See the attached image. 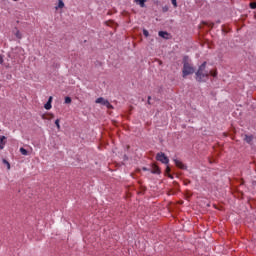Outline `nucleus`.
<instances>
[{"label": "nucleus", "instance_id": "obj_12", "mask_svg": "<svg viewBox=\"0 0 256 256\" xmlns=\"http://www.w3.org/2000/svg\"><path fill=\"white\" fill-rule=\"evenodd\" d=\"M72 101H73V100H72L71 97H69V96H66L65 99H64V103H65L66 105L71 104Z\"/></svg>", "mask_w": 256, "mask_h": 256}, {"label": "nucleus", "instance_id": "obj_6", "mask_svg": "<svg viewBox=\"0 0 256 256\" xmlns=\"http://www.w3.org/2000/svg\"><path fill=\"white\" fill-rule=\"evenodd\" d=\"M174 163L178 169H182L183 171H187V165H185L183 162L180 160L174 159Z\"/></svg>", "mask_w": 256, "mask_h": 256}, {"label": "nucleus", "instance_id": "obj_24", "mask_svg": "<svg viewBox=\"0 0 256 256\" xmlns=\"http://www.w3.org/2000/svg\"><path fill=\"white\" fill-rule=\"evenodd\" d=\"M144 37H149V31L147 29L143 30Z\"/></svg>", "mask_w": 256, "mask_h": 256}, {"label": "nucleus", "instance_id": "obj_2", "mask_svg": "<svg viewBox=\"0 0 256 256\" xmlns=\"http://www.w3.org/2000/svg\"><path fill=\"white\" fill-rule=\"evenodd\" d=\"M195 79L197 83H206L209 79V71L207 70V61H204L195 72Z\"/></svg>", "mask_w": 256, "mask_h": 256}, {"label": "nucleus", "instance_id": "obj_20", "mask_svg": "<svg viewBox=\"0 0 256 256\" xmlns=\"http://www.w3.org/2000/svg\"><path fill=\"white\" fill-rule=\"evenodd\" d=\"M230 29L226 28L225 25L222 26V33H229Z\"/></svg>", "mask_w": 256, "mask_h": 256}, {"label": "nucleus", "instance_id": "obj_38", "mask_svg": "<svg viewBox=\"0 0 256 256\" xmlns=\"http://www.w3.org/2000/svg\"><path fill=\"white\" fill-rule=\"evenodd\" d=\"M216 23H218V24L221 23V20H217Z\"/></svg>", "mask_w": 256, "mask_h": 256}, {"label": "nucleus", "instance_id": "obj_30", "mask_svg": "<svg viewBox=\"0 0 256 256\" xmlns=\"http://www.w3.org/2000/svg\"><path fill=\"white\" fill-rule=\"evenodd\" d=\"M3 62H4L3 56L0 55V65H3Z\"/></svg>", "mask_w": 256, "mask_h": 256}, {"label": "nucleus", "instance_id": "obj_4", "mask_svg": "<svg viewBox=\"0 0 256 256\" xmlns=\"http://www.w3.org/2000/svg\"><path fill=\"white\" fill-rule=\"evenodd\" d=\"M95 103H98L100 105H104V107H107V109H114L113 105H111V103H109V100H106L103 97L97 98Z\"/></svg>", "mask_w": 256, "mask_h": 256}, {"label": "nucleus", "instance_id": "obj_19", "mask_svg": "<svg viewBox=\"0 0 256 256\" xmlns=\"http://www.w3.org/2000/svg\"><path fill=\"white\" fill-rule=\"evenodd\" d=\"M43 119H55V115L48 114V117H45V115L42 116Z\"/></svg>", "mask_w": 256, "mask_h": 256}, {"label": "nucleus", "instance_id": "obj_32", "mask_svg": "<svg viewBox=\"0 0 256 256\" xmlns=\"http://www.w3.org/2000/svg\"><path fill=\"white\" fill-rule=\"evenodd\" d=\"M189 183H191L190 180H185V181H184V185H189Z\"/></svg>", "mask_w": 256, "mask_h": 256}, {"label": "nucleus", "instance_id": "obj_17", "mask_svg": "<svg viewBox=\"0 0 256 256\" xmlns=\"http://www.w3.org/2000/svg\"><path fill=\"white\" fill-rule=\"evenodd\" d=\"M204 25H206L207 27H210V29H213V27H215V23L211 22H204Z\"/></svg>", "mask_w": 256, "mask_h": 256}, {"label": "nucleus", "instance_id": "obj_16", "mask_svg": "<svg viewBox=\"0 0 256 256\" xmlns=\"http://www.w3.org/2000/svg\"><path fill=\"white\" fill-rule=\"evenodd\" d=\"M5 141H7V137L5 136H0V145H5Z\"/></svg>", "mask_w": 256, "mask_h": 256}, {"label": "nucleus", "instance_id": "obj_18", "mask_svg": "<svg viewBox=\"0 0 256 256\" xmlns=\"http://www.w3.org/2000/svg\"><path fill=\"white\" fill-rule=\"evenodd\" d=\"M51 102H46L44 105V109H46L47 111H49V109H51Z\"/></svg>", "mask_w": 256, "mask_h": 256}, {"label": "nucleus", "instance_id": "obj_13", "mask_svg": "<svg viewBox=\"0 0 256 256\" xmlns=\"http://www.w3.org/2000/svg\"><path fill=\"white\" fill-rule=\"evenodd\" d=\"M208 73H209V76L211 77H217V70H210L208 71Z\"/></svg>", "mask_w": 256, "mask_h": 256}, {"label": "nucleus", "instance_id": "obj_3", "mask_svg": "<svg viewBox=\"0 0 256 256\" xmlns=\"http://www.w3.org/2000/svg\"><path fill=\"white\" fill-rule=\"evenodd\" d=\"M156 160L160 161V163H163L164 165H169V157H167L163 152L156 154Z\"/></svg>", "mask_w": 256, "mask_h": 256}, {"label": "nucleus", "instance_id": "obj_7", "mask_svg": "<svg viewBox=\"0 0 256 256\" xmlns=\"http://www.w3.org/2000/svg\"><path fill=\"white\" fill-rule=\"evenodd\" d=\"M158 35L159 37H162V39H171V34L167 31H159Z\"/></svg>", "mask_w": 256, "mask_h": 256}, {"label": "nucleus", "instance_id": "obj_25", "mask_svg": "<svg viewBox=\"0 0 256 256\" xmlns=\"http://www.w3.org/2000/svg\"><path fill=\"white\" fill-rule=\"evenodd\" d=\"M250 9H256V2L250 3Z\"/></svg>", "mask_w": 256, "mask_h": 256}, {"label": "nucleus", "instance_id": "obj_39", "mask_svg": "<svg viewBox=\"0 0 256 256\" xmlns=\"http://www.w3.org/2000/svg\"><path fill=\"white\" fill-rule=\"evenodd\" d=\"M148 101H151V96H148Z\"/></svg>", "mask_w": 256, "mask_h": 256}, {"label": "nucleus", "instance_id": "obj_21", "mask_svg": "<svg viewBox=\"0 0 256 256\" xmlns=\"http://www.w3.org/2000/svg\"><path fill=\"white\" fill-rule=\"evenodd\" d=\"M169 174H171V167L168 166V167H166L165 175L167 176Z\"/></svg>", "mask_w": 256, "mask_h": 256}, {"label": "nucleus", "instance_id": "obj_37", "mask_svg": "<svg viewBox=\"0 0 256 256\" xmlns=\"http://www.w3.org/2000/svg\"><path fill=\"white\" fill-rule=\"evenodd\" d=\"M147 103H148V105H151V100H148Z\"/></svg>", "mask_w": 256, "mask_h": 256}, {"label": "nucleus", "instance_id": "obj_35", "mask_svg": "<svg viewBox=\"0 0 256 256\" xmlns=\"http://www.w3.org/2000/svg\"><path fill=\"white\" fill-rule=\"evenodd\" d=\"M142 169H143V171H151V169L146 168V167H143Z\"/></svg>", "mask_w": 256, "mask_h": 256}, {"label": "nucleus", "instance_id": "obj_40", "mask_svg": "<svg viewBox=\"0 0 256 256\" xmlns=\"http://www.w3.org/2000/svg\"><path fill=\"white\" fill-rule=\"evenodd\" d=\"M240 194L243 196V192H240Z\"/></svg>", "mask_w": 256, "mask_h": 256}, {"label": "nucleus", "instance_id": "obj_14", "mask_svg": "<svg viewBox=\"0 0 256 256\" xmlns=\"http://www.w3.org/2000/svg\"><path fill=\"white\" fill-rule=\"evenodd\" d=\"M20 153H21V155H29V151H27V149H25L23 147L20 148Z\"/></svg>", "mask_w": 256, "mask_h": 256}, {"label": "nucleus", "instance_id": "obj_22", "mask_svg": "<svg viewBox=\"0 0 256 256\" xmlns=\"http://www.w3.org/2000/svg\"><path fill=\"white\" fill-rule=\"evenodd\" d=\"M59 122H60L59 119L55 120V125H56L57 129H61V125L59 124Z\"/></svg>", "mask_w": 256, "mask_h": 256}, {"label": "nucleus", "instance_id": "obj_28", "mask_svg": "<svg viewBox=\"0 0 256 256\" xmlns=\"http://www.w3.org/2000/svg\"><path fill=\"white\" fill-rule=\"evenodd\" d=\"M47 103H53V96H50V97L48 98Z\"/></svg>", "mask_w": 256, "mask_h": 256}, {"label": "nucleus", "instance_id": "obj_8", "mask_svg": "<svg viewBox=\"0 0 256 256\" xmlns=\"http://www.w3.org/2000/svg\"><path fill=\"white\" fill-rule=\"evenodd\" d=\"M244 141L248 143V145H253V135H245Z\"/></svg>", "mask_w": 256, "mask_h": 256}, {"label": "nucleus", "instance_id": "obj_10", "mask_svg": "<svg viewBox=\"0 0 256 256\" xmlns=\"http://www.w3.org/2000/svg\"><path fill=\"white\" fill-rule=\"evenodd\" d=\"M134 3L136 5H139L140 7H145V3H147V0H134Z\"/></svg>", "mask_w": 256, "mask_h": 256}, {"label": "nucleus", "instance_id": "obj_15", "mask_svg": "<svg viewBox=\"0 0 256 256\" xmlns=\"http://www.w3.org/2000/svg\"><path fill=\"white\" fill-rule=\"evenodd\" d=\"M2 163L7 166V169H11V164L9 163V161H7V159H3Z\"/></svg>", "mask_w": 256, "mask_h": 256}, {"label": "nucleus", "instance_id": "obj_36", "mask_svg": "<svg viewBox=\"0 0 256 256\" xmlns=\"http://www.w3.org/2000/svg\"><path fill=\"white\" fill-rule=\"evenodd\" d=\"M166 177H169V179H173V175L167 174Z\"/></svg>", "mask_w": 256, "mask_h": 256}, {"label": "nucleus", "instance_id": "obj_31", "mask_svg": "<svg viewBox=\"0 0 256 256\" xmlns=\"http://www.w3.org/2000/svg\"><path fill=\"white\" fill-rule=\"evenodd\" d=\"M106 25H108V26H110V25H113V21H108V22H106Z\"/></svg>", "mask_w": 256, "mask_h": 256}, {"label": "nucleus", "instance_id": "obj_34", "mask_svg": "<svg viewBox=\"0 0 256 256\" xmlns=\"http://www.w3.org/2000/svg\"><path fill=\"white\" fill-rule=\"evenodd\" d=\"M4 147H5V144H0V151H1L2 149H4Z\"/></svg>", "mask_w": 256, "mask_h": 256}, {"label": "nucleus", "instance_id": "obj_1", "mask_svg": "<svg viewBox=\"0 0 256 256\" xmlns=\"http://www.w3.org/2000/svg\"><path fill=\"white\" fill-rule=\"evenodd\" d=\"M182 77L183 79H187L189 75H193L195 73V66L193 65V62L191 61V58L189 56H184L182 59Z\"/></svg>", "mask_w": 256, "mask_h": 256}, {"label": "nucleus", "instance_id": "obj_23", "mask_svg": "<svg viewBox=\"0 0 256 256\" xmlns=\"http://www.w3.org/2000/svg\"><path fill=\"white\" fill-rule=\"evenodd\" d=\"M167 11H169V6H163L162 7V12L167 13Z\"/></svg>", "mask_w": 256, "mask_h": 256}, {"label": "nucleus", "instance_id": "obj_11", "mask_svg": "<svg viewBox=\"0 0 256 256\" xmlns=\"http://www.w3.org/2000/svg\"><path fill=\"white\" fill-rule=\"evenodd\" d=\"M63 7H65V3L63 2V0H59L58 5L55 7V9H63Z\"/></svg>", "mask_w": 256, "mask_h": 256}, {"label": "nucleus", "instance_id": "obj_26", "mask_svg": "<svg viewBox=\"0 0 256 256\" xmlns=\"http://www.w3.org/2000/svg\"><path fill=\"white\" fill-rule=\"evenodd\" d=\"M185 195H186V197H192L193 193H191V191L187 190Z\"/></svg>", "mask_w": 256, "mask_h": 256}, {"label": "nucleus", "instance_id": "obj_9", "mask_svg": "<svg viewBox=\"0 0 256 256\" xmlns=\"http://www.w3.org/2000/svg\"><path fill=\"white\" fill-rule=\"evenodd\" d=\"M13 33H14V35H15V37H16L17 39H22V38H23V35H22L21 32L19 31V29L14 28Z\"/></svg>", "mask_w": 256, "mask_h": 256}, {"label": "nucleus", "instance_id": "obj_41", "mask_svg": "<svg viewBox=\"0 0 256 256\" xmlns=\"http://www.w3.org/2000/svg\"><path fill=\"white\" fill-rule=\"evenodd\" d=\"M14 1H19V0H14Z\"/></svg>", "mask_w": 256, "mask_h": 256}, {"label": "nucleus", "instance_id": "obj_33", "mask_svg": "<svg viewBox=\"0 0 256 256\" xmlns=\"http://www.w3.org/2000/svg\"><path fill=\"white\" fill-rule=\"evenodd\" d=\"M173 185H174L175 187H179V183H177V181H174V182H173Z\"/></svg>", "mask_w": 256, "mask_h": 256}, {"label": "nucleus", "instance_id": "obj_29", "mask_svg": "<svg viewBox=\"0 0 256 256\" xmlns=\"http://www.w3.org/2000/svg\"><path fill=\"white\" fill-rule=\"evenodd\" d=\"M141 191H142V193H145L147 191V188L145 186H142Z\"/></svg>", "mask_w": 256, "mask_h": 256}, {"label": "nucleus", "instance_id": "obj_5", "mask_svg": "<svg viewBox=\"0 0 256 256\" xmlns=\"http://www.w3.org/2000/svg\"><path fill=\"white\" fill-rule=\"evenodd\" d=\"M151 173L154 175H161V168L157 165V163H153L150 168Z\"/></svg>", "mask_w": 256, "mask_h": 256}, {"label": "nucleus", "instance_id": "obj_27", "mask_svg": "<svg viewBox=\"0 0 256 256\" xmlns=\"http://www.w3.org/2000/svg\"><path fill=\"white\" fill-rule=\"evenodd\" d=\"M174 8H177V0H171Z\"/></svg>", "mask_w": 256, "mask_h": 256}]
</instances>
